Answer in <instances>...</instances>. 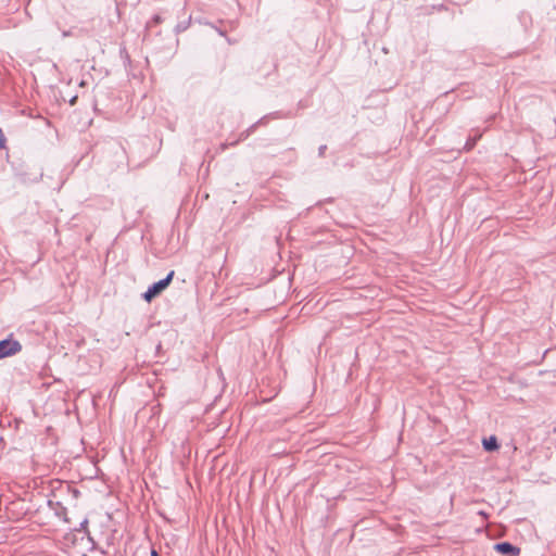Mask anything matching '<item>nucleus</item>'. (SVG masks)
<instances>
[{"label": "nucleus", "instance_id": "12", "mask_svg": "<svg viewBox=\"0 0 556 556\" xmlns=\"http://www.w3.org/2000/svg\"><path fill=\"white\" fill-rule=\"evenodd\" d=\"M151 556H159V554H157V552H156V551L152 549V552H151Z\"/></svg>", "mask_w": 556, "mask_h": 556}, {"label": "nucleus", "instance_id": "3", "mask_svg": "<svg viewBox=\"0 0 556 556\" xmlns=\"http://www.w3.org/2000/svg\"><path fill=\"white\" fill-rule=\"evenodd\" d=\"M494 549L505 556H516L519 554L520 549L511 544L510 542L503 541L498 542L494 545Z\"/></svg>", "mask_w": 556, "mask_h": 556}, {"label": "nucleus", "instance_id": "11", "mask_svg": "<svg viewBox=\"0 0 556 556\" xmlns=\"http://www.w3.org/2000/svg\"><path fill=\"white\" fill-rule=\"evenodd\" d=\"M327 150V146L326 144H323L318 148V155L319 156H324L325 155V152Z\"/></svg>", "mask_w": 556, "mask_h": 556}, {"label": "nucleus", "instance_id": "6", "mask_svg": "<svg viewBox=\"0 0 556 556\" xmlns=\"http://www.w3.org/2000/svg\"><path fill=\"white\" fill-rule=\"evenodd\" d=\"M191 25V15H188L186 16V18L181 22H179L176 26H175V33L176 34H180L185 30H187Z\"/></svg>", "mask_w": 556, "mask_h": 556}, {"label": "nucleus", "instance_id": "2", "mask_svg": "<svg viewBox=\"0 0 556 556\" xmlns=\"http://www.w3.org/2000/svg\"><path fill=\"white\" fill-rule=\"evenodd\" d=\"M22 351L20 341L12 338V334L0 341V359L13 356Z\"/></svg>", "mask_w": 556, "mask_h": 556}, {"label": "nucleus", "instance_id": "8", "mask_svg": "<svg viewBox=\"0 0 556 556\" xmlns=\"http://www.w3.org/2000/svg\"><path fill=\"white\" fill-rule=\"evenodd\" d=\"M163 22V18L161 15L155 14L152 20L147 24V27H152L153 25L160 24Z\"/></svg>", "mask_w": 556, "mask_h": 556}, {"label": "nucleus", "instance_id": "14", "mask_svg": "<svg viewBox=\"0 0 556 556\" xmlns=\"http://www.w3.org/2000/svg\"><path fill=\"white\" fill-rule=\"evenodd\" d=\"M218 33L222 35V36H225V33L220 29H218Z\"/></svg>", "mask_w": 556, "mask_h": 556}, {"label": "nucleus", "instance_id": "10", "mask_svg": "<svg viewBox=\"0 0 556 556\" xmlns=\"http://www.w3.org/2000/svg\"><path fill=\"white\" fill-rule=\"evenodd\" d=\"M7 143V138L4 136L3 130L0 128V149H4Z\"/></svg>", "mask_w": 556, "mask_h": 556}, {"label": "nucleus", "instance_id": "5", "mask_svg": "<svg viewBox=\"0 0 556 556\" xmlns=\"http://www.w3.org/2000/svg\"><path fill=\"white\" fill-rule=\"evenodd\" d=\"M258 122L251 125L248 129H245L244 131H242L239 136V139L236 140V141H232L230 143H223L222 144V150H225L228 146H236L239 141L241 140H245L256 128Z\"/></svg>", "mask_w": 556, "mask_h": 556}, {"label": "nucleus", "instance_id": "1", "mask_svg": "<svg viewBox=\"0 0 556 556\" xmlns=\"http://www.w3.org/2000/svg\"><path fill=\"white\" fill-rule=\"evenodd\" d=\"M175 271L172 270L167 274V276L153 285H151L148 290L142 294V298L147 302H151L154 298L160 295L172 282Z\"/></svg>", "mask_w": 556, "mask_h": 556}, {"label": "nucleus", "instance_id": "7", "mask_svg": "<svg viewBox=\"0 0 556 556\" xmlns=\"http://www.w3.org/2000/svg\"><path fill=\"white\" fill-rule=\"evenodd\" d=\"M476 141H477V137L475 138H467L464 143H463V149L465 150H470L473 148V146L476 144Z\"/></svg>", "mask_w": 556, "mask_h": 556}, {"label": "nucleus", "instance_id": "9", "mask_svg": "<svg viewBox=\"0 0 556 556\" xmlns=\"http://www.w3.org/2000/svg\"><path fill=\"white\" fill-rule=\"evenodd\" d=\"M83 556H104L102 551H98L97 548H91L90 554H84Z\"/></svg>", "mask_w": 556, "mask_h": 556}, {"label": "nucleus", "instance_id": "13", "mask_svg": "<svg viewBox=\"0 0 556 556\" xmlns=\"http://www.w3.org/2000/svg\"><path fill=\"white\" fill-rule=\"evenodd\" d=\"M440 9L447 10V8H446V7H444V4H441V5H440Z\"/></svg>", "mask_w": 556, "mask_h": 556}, {"label": "nucleus", "instance_id": "4", "mask_svg": "<svg viewBox=\"0 0 556 556\" xmlns=\"http://www.w3.org/2000/svg\"><path fill=\"white\" fill-rule=\"evenodd\" d=\"M482 446L486 452H495L500 448L498 440L495 435L483 438Z\"/></svg>", "mask_w": 556, "mask_h": 556}]
</instances>
